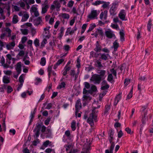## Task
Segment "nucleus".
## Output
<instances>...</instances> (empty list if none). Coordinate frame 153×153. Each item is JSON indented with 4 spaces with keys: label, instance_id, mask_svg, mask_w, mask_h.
I'll use <instances>...</instances> for the list:
<instances>
[{
    "label": "nucleus",
    "instance_id": "1",
    "mask_svg": "<svg viewBox=\"0 0 153 153\" xmlns=\"http://www.w3.org/2000/svg\"><path fill=\"white\" fill-rule=\"evenodd\" d=\"M115 30L119 31V34L120 36V40L121 42H123L125 40L124 36L125 35L124 31L123 29H120L118 25L115 23Z\"/></svg>",
    "mask_w": 153,
    "mask_h": 153
},
{
    "label": "nucleus",
    "instance_id": "2",
    "mask_svg": "<svg viewBox=\"0 0 153 153\" xmlns=\"http://www.w3.org/2000/svg\"><path fill=\"white\" fill-rule=\"evenodd\" d=\"M97 115H94L93 114H90V116L87 120V122L90 124L91 126L94 125V122L97 121Z\"/></svg>",
    "mask_w": 153,
    "mask_h": 153
},
{
    "label": "nucleus",
    "instance_id": "3",
    "mask_svg": "<svg viewBox=\"0 0 153 153\" xmlns=\"http://www.w3.org/2000/svg\"><path fill=\"white\" fill-rule=\"evenodd\" d=\"M102 79L101 77L99 75V74H94L92 76L90 80L94 82L95 84H99Z\"/></svg>",
    "mask_w": 153,
    "mask_h": 153
},
{
    "label": "nucleus",
    "instance_id": "4",
    "mask_svg": "<svg viewBox=\"0 0 153 153\" xmlns=\"http://www.w3.org/2000/svg\"><path fill=\"white\" fill-rule=\"evenodd\" d=\"M126 13L124 10L122 9L120 10L118 14V16L122 21H126L127 19H126Z\"/></svg>",
    "mask_w": 153,
    "mask_h": 153
},
{
    "label": "nucleus",
    "instance_id": "5",
    "mask_svg": "<svg viewBox=\"0 0 153 153\" xmlns=\"http://www.w3.org/2000/svg\"><path fill=\"white\" fill-rule=\"evenodd\" d=\"M41 128V125L40 124L36 125L33 130V132H35L34 137L37 138L39 136L40 129Z\"/></svg>",
    "mask_w": 153,
    "mask_h": 153
},
{
    "label": "nucleus",
    "instance_id": "6",
    "mask_svg": "<svg viewBox=\"0 0 153 153\" xmlns=\"http://www.w3.org/2000/svg\"><path fill=\"white\" fill-rule=\"evenodd\" d=\"M82 107L81 104L80 102V100H77L75 105L76 111L75 115H77V113Z\"/></svg>",
    "mask_w": 153,
    "mask_h": 153
},
{
    "label": "nucleus",
    "instance_id": "7",
    "mask_svg": "<svg viewBox=\"0 0 153 153\" xmlns=\"http://www.w3.org/2000/svg\"><path fill=\"white\" fill-rule=\"evenodd\" d=\"M121 110H119L118 111V113L117 114V117L118 119V120L117 119H115V128H120L121 127V123L118 122V120L120 119L121 117Z\"/></svg>",
    "mask_w": 153,
    "mask_h": 153
},
{
    "label": "nucleus",
    "instance_id": "8",
    "mask_svg": "<svg viewBox=\"0 0 153 153\" xmlns=\"http://www.w3.org/2000/svg\"><path fill=\"white\" fill-rule=\"evenodd\" d=\"M97 14L96 10H92L91 13L88 15V18L90 19H92L95 18L97 16Z\"/></svg>",
    "mask_w": 153,
    "mask_h": 153
},
{
    "label": "nucleus",
    "instance_id": "9",
    "mask_svg": "<svg viewBox=\"0 0 153 153\" xmlns=\"http://www.w3.org/2000/svg\"><path fill=\"white\" fill-rule=\"evenodd\" d=\"M101 85V89L103 90L107 89L109 87V85L107 84L106 81L105 80H103L102 81Z\"/></svg>",
    "mask_w": 153,
    "mask_h": 153
},
{
    "label": "nucleus",
    "instance_id": "10",
    "mask_svg": "<svg viewBox=\"0 0 153 153\" xmlns=\"http://www.w3.org/2000/svg\"><path fill=\"white\" fill-rule=\"evenodd\" d=\"M105 34L106 36L109 38H111L113 37V33L110 29H108L105 32Z\"/></svg>",
    "mask_w": 153,
    "mask_h": 153
},
{
    "label": "nucleus",
    "instance_id": "11",
    "mask_svg": "<svg viewBox=\"0 0 153 153\" xmlns=\"http://www.w3.org/2000/svg\"><path fill=\"white\" fill-rule=\"evenodd\" d=\"M114 146V143L112 142L111 146L109 150L107 149L105 151V153H113Z\"/></svg>",
    "mask_w": 153,
    "mask_h": 153
},
{
    "label": "nucleus",
    "instance_id": "12",
    "mask_svg": "<svg viewBox=\"0 0 153 153\" xmlns=\"http://www.w3.org/2000/svg\"><path fill=\"white\" fill-rule=\"evenodd\" d=\"M79 74V71L77 72L76 74H75V71L73 70H71L70 74L73 77H74L75 80H76L77 79L78 75Z\"/></svg>",
    "mask_w": 153,
    "mask_h": 153
},
{
    "label": "nucleus",
    "instance_id": "13",
    "mask_svg": "<svg viewBox=\"0 0 153 153\" xmlns=\"http://www.w3.org/2000/svg\"><path fill=\"white\" fill-rule=\"evenodd\" d=\"M122 92H120L118 94H117L115 97V102L117 101V103H115V105L117 104L119 102L120 100L122 97Z\"/></svg>",
    "mask_w": 153,
    "mask_h": 153
},
{
    "label": "nucleus",
    "instance_id": "14",
    "mask_svg": "<svg viewBox=\"0 0 153 153\" xmlns=\"http://www.w3.org/2000/svg\"><path fill=\"white\" fill-rule=\"evenodd\" d=\"M16 70L17 72L18 73V74H19L21 73V62H20L17 63L16 64Z\"/></svg>",
    "mask_w": 153,
    "mask_h": 153
},
{
    "label": "nucleus",
    "instance_id": "15",
    "mask_svg": "<svg viewBox=\"0 0 153 153\" xmlns=\"http://www.w3.org/2000/svg\"><path fill=\"white\" fill-rule=\"evenodd\" d=\"M152 20L151 19H149L147 24V29L149 32L151 31V29L152 26Z\"/></svg>",
    "mask_w": 153,
    "mask_h": 153
},
{
    "label": "nucleus",
    "instance_id": "16",
    "mask_svg": "<svg viewBox=\"0 0 153 153\" xmlns=\"http://www.w3.org/2000/svg\"><path fill=\"white\" fill-rule=\"evenodd\" d=\"M123 66L120 65L116 69H115V78H116L117 72H118L119 74L121 73L123 70Z\"/></svg>",
    "mask_w": 153,
    "mask_h": 153
},
{
    "label": "nucleus",
    "instance_id": "17",
    "mask_svg": "<svg viewBox=\"0 0 153 153\" xmlns=\"http://www.w3.org/2000/svg\"><path fill=\"white\" fill-rule=\"evenodd\" d=\"M147 107H148L147 104L145 105L142 106V107L141 109V111L142 112L143 115L145 113H146V114H147V112L148 111V110H146V109L147 108Z\"/></svg>",
    "mask_w": 153,
    "mask_h": 153
},
{
    "label": "nucleus",
    "instance_id": "18",
    "mask_svg": "<svg viewBox=\"0 0 153 153\" xmlns=\"http://www.w3.org/2000/svg\"><path fill=\"white\" fill-rule=\"evenodd\" d=\"M133 86H132L131 87V88L130 91L129 93L128 94L126 100H129L132 97V94H133Z\"/></svg>",
    "mask_w": 153,
    "mask_h": 153
},
{
    "label": "nucleus",
    "instance_id": "19",
    "mask_svg": "<svg viewBox=\"0 0 153 153\" xmlns=\"http://www.w3.org/2000/svg\"><path fill=\"white\" fill-rule=\"evenodd\" d=\"M101 50V47L99 44L98 41H97L96 47L94 50L97 52H100Z\"/></svg>",
    "mask_w": 153,
    "mask_h": 153
},
{
    "label": "nucleus",
    "instance_id": "20",
    "mask_svg": "<svg viewBox=\"0 0 153 153\" xmlns=\"http://www.w3.org/2000/svg\"><path fill=\"white\" fill-rule=\"evenodd\" d=\"M105 73L106 71L102 70H98V73L100 74L99 75L101 77L102 79L105 75Z\"/></svg>",
    "mask_w": 153,
    "mask_h": 153
},
{
    "label": "nucleus",
    "instance_id": "21",
    "mask_svg": "<svg viewBox=\"0 0 153 153\" xmlns=\"http://www.w3.org/2000/svg\"><path fill=\"white\" fill-rule=\"evenodd\" d=\"M100 107V105H98L96 107H94L93 109L92 110V112L91 113L93 114L94 115H96V114L97 113L98 111V110L97 109L99 108Z\"/></svg>",
    "mask_w": 153,
    "mask_h": 153
},
{
    "label": "nucleus",
    "instance_id": "22",
    "mask_svg": "<svg viewBox=\"0 0 153 153\" xmlns=\"http://www.w3.org/2000/svg\"><path fill=\"white\" fill-rule=\"evenodd\" d=\"M53 3L55 4L56 7V10L58 11L60 7V4L58 2L57 0H56L53 2Z\"/></svg>",
    "mask_w": 153,
    "mask_h": 153
},
{
    "label": "nucleus",
    "instance_id": "23",
    "mask_svg": "<svg viewBox=\"0 0 153 153\" xmlns=\"http://www.w3.org/2000/svg\"><path fill=\"white\" fill-rule=\"evenodd\" d=\"M99 54L101 56V57H100V59L101 58L102 59H103L105 60H106L108 59V54H104L100 53Z\"/></svg>",
    "mask_w": 153,
    "mask_h": 153
},
{
    "label": "nucleus",
    "instance_id": "24",
    "mask_svg": "<svg viewBox=\"0 0 153 153\" xmlns=\"http://www.w3.org/2000/svg\"><path fill=\"white\" fill-rule=\"evenodd\" d=\"M130 82V79L127 78H126L124 79V87L125 88L126 87Z\"/></svg>",
    "mask_w": 153,
    "mask_h": 153
},
{
    "label": "nucleus",
    "instance_id": "25",
    "mask_svg": "<svg viewBox=\"0 0 153 153\" xmlns=\"http://www.w3.org/2000/svg\"><path fill=\"white\" fill-rule=\"evenodd\" d=\"M107 14L105 11L104 12H102L101 13L100 15V18L101 19H102L104 18V19H106L107 17Z\"/></svg>",
    "mask_w": 153,
    "mask_h": 153
},
{
    "label": "nucleus",
    "instance_id": "26",
    "mask_svg": "<svg viewBox=\"0 0 153 153\" xmlns=\"http://www.w3.org/2000/svg\"><path fill=\"white\" fill-rule=\"evenodd\" d=\"M18 17L17 15H14L13 18L12 22L13 24L16 23L18 21Z\"/></svg>",
    "mask_w": 153,
    "mask_h": 153
},
{
    "label": "nucleus",
    "instance_id": "27",
    "mask_svg": "<svg viewBox=\"0 0 153 153\" xmlns=\"http://www.w3.org/2000/svg\"><path fill=\"white\" fill-rule=\"evenodd\" d=\"M147 114L146 113L144 114H143L142 117V122L143 124H144L146 123V120L147 119L146 115Z\"/></svg>",
    "mask_w": 153,
    "mask_h": 153
},
{
    "label": "nucleus",
    "instance_id": "28",
    "mask_svg": "<svg viewBox=\"0 0 153 153\" xmlns=\"http://www.w3.org/2000/svg\"><path fill=\"white\" fill-rule=\"evenodd\" d=\"M49 6L48 4H46L44 7H42V13L44 14L45 13L47 10V9L48 8Z\"/></svg>",
    "mask_w": 153,
    "mask_h": 153
},
{
    "label": "nucleus",
    "instance_id": "29",
    "mask_svg": "<svg viewBox=\"0 0 153 153\" xmlns=\"http://www.w3.org/2000/svg\"><path fill=\"white\" fill-rule=\"evenodd\" d=\"M29 16L28 14L26 13L25 14L23 15V18L22 19V21L25 22L27 20Z\"/></svg>",
    "mask_w": 153,
    "mask_h": 153
},
{
    "label": "nucleus",
    "instance_id": "30",
    "mask_svg": "<svg viewBox=\"0 0 153 153\" xmlns=\"http://www.w3.org/2000/svg\"><path fill=\"white\" fill-rule=\"evenodd\" d=\"M107 92V91H104L102 93L100 94L99 95V100L100 101L102 100V97L106 94Z\"/></svg>",
    "mask_w": 153,
    "mask_h": 153
},
{
    "label": "nucleus",
    "instance_id": "31",
    "mask_svg": "<svg viewBox=\"0 0 153 153\" xmlns=\"http://www.w3.org/2000/svg\"><path fill=\"white\" fill-rule=\"evenodd\" d=\"M76 125V122L75 121H73L72 123H71V128L72 129L73 131H74L75 130L76 128V127L75 126Z\"/></svg>",
    "mask_w": 153,
    "mask_h": 153
},
{
    "label": "nucleus",
    "instance_id": "32",
    "mask_svg": "<svg viewBox=\"0 0 153 153\" xmlns=\"http://www.w3.org/2000/svg\"><path fill=\"white\" fill-rule=\"evenodd\" d=\"M110 12L111 15L114 16V14L115 12V6H112L111 7Z\"/></svg>",
    "mask_w": 153,
    "mask_h": 153
},
{
    "label": "nucleus",
    "instance_id": "33",
    "mask_svg": "<svg viewBox=\"0 0 153 153\" xmlns=\"http://www.w3.org/2000/svg\"><path fill=\"white\" fill-rule=\"evenodd\" d=\"M65 70L63 73V75L64 76H65L67 74V72L68 71H69L71 69V68L69 67H67L66 66L65 68Z\"/></svg>",
    "mask_w": 153,
    "mask_h": 153
},
{
    "label": "nucleus",
    "instance_id": "34",
    "mask_svg": "<svg viewBox=\"0 0 153 153\" xmlns=\"http://www.w3.org/2000/svg\"><path fill=\"white\" fill-rule=\"evenodd\" d=\"M96 63L98 68H100L103 67V66L101 64V62H100L99 60L96 59Z\"/></svg>",
    "mask_w": 153,
    "mask_h": 153
},
{
    "label": "nucleus",
    "instance_id": "35",
    "mask_svg": "<svg viewBox=\"0 0 153 153\" xmlns=\"http://www.w3.org/2000/svg\"><path fill=\"white\" fill-rule=\"evenodd\" d=\"M118 23L120 26L122 25V22L117 17H115V23Z\"/></svg>",
    "mask_w": 153,
    "mask_h": 153
},
{
    "label": "nucleus",
    "instance_id": "36",
    "mask_svg": "<svg viewBox=\"0 0 153 153\" xmlns=\"http://www.w3.org/2000/svg\"><path fill=\"white\" fill-rule=\"evenodd\" d=\"M116 129L118 132V137L119 138H120L123 135V133L121 129L119 131H118V130L117 129Z\"/></svg>",
    "mask_w": 153,
    "mask_h": 153
},
{
    "label": "nucleus",
    "instance_id": "37",
    "mask_svg": "<svg viewBox=\"0 0 153 153\" xmlns=\"http://www.w3.org/2000/svg\"><path fill=\"white\" fill-rule=\"evenodd\" d=\"M28 30L26 29H21V31L23 35H26L28 34Z\"/></svg>",
    "mask_w": 153,
    "mask_h": 153
},
{
    "label": "nucleus",
    "instance_id": "38",
    "mask_svg": "<svg viewBox=\"0 0 153 153\" xmlns=\"http://www.w3.org/2000/svg\"><path fill=\"white\" fill-rule=\"evenodd\" d=\"M46 63V60L44 57H42L41 59V61L40 62V63L42 64V66H44L45 65Z\"/></svg>",
    "mask_w": 153,
    "mask_h": 153
},
{
    "label": "nucleus",
    "instance_id": "39",
    "mask_svg": "<svg viewBox=\"0 0 153 153\" xmlns=\"http://www.w3.org/2000/svg\"><path fill=\"white\" fill-rule=\"evenodd\" d=\"M65 84L64 82H62L57 87L58 89H61L62 88H64L65 87Z\"/></svg>",
    "mask_w": 153,
    "mask_h": 153
},
{
    "label": "nucleus",
    "instance_id": "40",
    "mask_svg": "<svg viewBox=\"0 0 153 153\" xmlns=\"http://www.w3.org/2000/svg\"><path fill=\"white\" fill-rule=\"evenodd\" d=\"M83 100L84 101L87 100H90L91 99V98L89 96H88L87 94V95H83Z\"/></svg>",
    "mask_w": 153,
    "mask_h": 153
},
{
    "label": "nucleus",
    "instance_id": "41",
    "mask_svg": "<svg viewBox=\"0 0 153 153\" xmlns=\"http://www.w3.org/2000/svg\"><path fill=\"white\" fill-rule=\"evenodd\" d=\"M110 108V105H106L105 106V110L104 112L105 114H106Z\"/></svg>",
    "mask_w": 153,
    "mask_h": 153
},
{
    "label": "nucleus",
    "instance_id": "42",
    "mask_svg": "<svg viewBox=\"0 0 153 153\" xmlns=\"http://www.w3.org/2000/svg\"><path fill=\"white\" fill-rule=\"evenodd\" d=\"M3 82L4 83H8L10 82V80L8 78L4 76L3 78Z\"/></svg>",
    "mask_w": 153,
    "mask_h": 153
},
{
    "label": "nucleus",
    "instance_id": "43",
    "mask_svg": "<svg viewBox=\"0 0 153 153\" xmlns=\"http://www.w3.org/2000/svg\"><path fill=\"white\" fill-rule=\"evenodd\" d=\"M25 76L24 74H22L19 77V81L20 83H23L24 82L23 78Z\"/></svg>",
    "mask_w": 153,
    "mask_h": 153
},
{
    "label": "nucleus",
    "instance_id": "44",
    "mask_svg": "<svg viewBox=\"0 0 153 153\" xmlns=\"http://www.w3.org/2000/svg\"><path fill=\"white\" fill-rule=\"evenodd\" d=\"M138 79L141 81H146L147 79L145 76H140L139 77Z\"/></svg>",
    "mask_w": 153,
    "mask_h": 153
},
{
    "label": "nucleus",
    "instance_id": "45",
    "mask_svg": "<svg viewBox=\"0 0 153 153\" xmlns=\"http://www.w3.org/2000/svg\"><path fill=\"white\" fill-rule=\"evenodd\" d=\"M114 132L113 133L112 131L111 130V132H110V139H109L110 142V143H111L112 142V140L113 139V136L114 135Z\"/></svg>",
    "mask_w": 153,
    "mask_h": 153
},
{
    "label": "nucleus",
    "instance_id": "46",
    "mask_svg": "<svg viewBox=\"0 0 153 153\" xmlns=\"http://www.w3.org/2000/svg\"><path fill=\"white\" fill-rule=\"evenodd\" d=\"M39 142V140L37 138H36V140L33 142L32 144L33 146H36Z\"/></svg>",
    "mask_w": 153,
    "mask_h": 153
},
{
    "label": "nucleus",
    "instance_id": "47",
    "mask_svg": "<svg viewBox=\"0 0 153 153\" xmlns=\"http://www.w3.org/2000/svg\"><path fill=\"white\" fill-rule=\"evenodd\" d=\"M113 77L111 74H110L108 75V80L109 81H111L113 79Z\"/></svg>",
    "mask_w": 153,
    "mask_h": 153
},
{
    "label": "nucleus",
    "instance_id": "48",
    "mask_svg": "<svg viewBox=\"0 0 153 153\" xmlns=\"http://www.w3.org/2000/svg\"><path fill=\"white\" fill-rule=\"evenodd\" d=\"M62 17L64 19H68L69 18V15L66 13L62 14Z\"/></svg>",
    "mask_w": 153,
    "mask_h": 153
},
{
    "label": "nucleus",
    "instance_id": "49",
    "mask_svg": "<svg viewBox=\"0 0 153 153\" xmlns=\"http://www.w3.org/2000/svg\"><path fill=\"white\" fill-rule=\"evenodd\" d=\"M104 2L103 1H96L95 3H93V4L94 5H97L100 4H101L104 3Z\"/></svg>",
    "mask_w": 153,
    "mask_h": 153
},
{
    "label": "nucleus",
    "instance_id": "50",
    "mask_svg": "<svg viewBox=\"0 0 153 153\" xmlns=\"http://www.w3.org/2000/svg\"><path fill=\"white\" fill-rule=\"evenodd\" d=\"M34 43L36 47L39 46V40L36 39L34 41Z\"/></svg>",
    "mask_w": 153,
    "mask_h": 153
},
{
    "label": "nucleus",
    "instance_id": "51",
    "mask_svg": "<svg viewBox=\"0 0 153 153\" xmlns=\"http://www.w3.org/2000/svg\"><path fill=\"white\" fill-rule=\"evenodd\" d=\"M51 143L49 140H47L44 143L43 145L45 147H47Z\"/></svg>",
    "mask_w": 153,
    "mask_h": 153
},
{
    "label": "nucleus",
    "instance_id": "52",
    "mask_svg": "<svg viewBox=\"0 0 153 153\" xmlns=\"http://www.w3.org/2000/svg\"><path fill=\"white\" fill-rule=\"evenodd\" d=\"M12 6L13 7V8L15 11H18L20 10V8L16 5H13Z\"/></svg>",
    "mask_w": 153,
    "mask_h": 153
},
{
    "label": "nucleus",
    "instance_id": "53",
    "mask_svg": "<svg viewBox=\"0 0 153 153\" xmlns=\"http://www.w3.org/2000/svg\"><path fill=\"white\" fill-rule=\"evenodd\" d=\"M60 33H59V37L60 38H61L62 36V34L63 33L64 28L63 27H61L60 29Z\"/></svg>",
    "mask_w": 153,
    "mask_h": 153
},
{
    "label": "nucleus",
    "instance_id": "54",
    "mask_svg": "<svg viewBox=\"0 0 153 153\" xmlns=\"http://www.w3.org/2000/svg\"><path fill=\"white\" fill-rule=\"evenodd\" d=\"M64 59H61L59 60L56 64V65H59L61 63H62L64 61Z\"/></svg>",
    "mask_w": 153,
    "mask_h": 153
},
{
    "label": "nucleus",
    "instance_id": "55",
    "mask_svg": "<svg viewBox=\"0 0 153 153\" xmlns=\"http://www.w3.org/2000/svg\"><path fill=\"white\" fill-rule=\"evenodd\" d=\"M77 64L76 66L78 68H79L80 67V60L79 58H78L77 60Z\"/></svg>",
    "mask_w": 153,
    "mask_h": 153
},
{
    "label": "nucleus",
    "instance_id": "56",
    "mask_svg": "<svg viewBox=\"0 0 153 153\" xmlns=\"http://www.w3.org/2000/svg\"><path fill=\"white\" fill-rule=\"evenodd\" d=\"M31 33H32V36H34L36 33V29H34L33 28H31Z\"/></svg>",
    "mask_w": 153,
    "mask_h": 153
},
{
    "label": "nucleus",
    "instance_id": "57",
    "mask_svg": "<svg viewBox=\"0 0 153 153\" xmlns=\"http://www.w3.org/2000/svg\"><path fill=\"white\" fill-rule=\"evenodd\" d=\"M84 85L86 88L88 89L90 87V85L89 83L85 82L84 83Z\"/></svg>",
    "mask_w": 153,
    "mask_h": 153
},
{
    "label": "nucleus",
    "instance_id": "58",
    "mask_svg": "<svg viewBox=\"0 0 153 153\" xmlns=\"http://www.w3.org/2000/svg\"><path fill=\"white\" fill-rule=\"evenodd\" d=\"M96 27V25H92L89 28V29L88 30V32H89L90 31H92L93 29Z\"/></svg>",
    "mask_w": 153,
    "mask_h": 153
},
{
    "label": "nucleus",
    "instance_id": "59",
    "mask_svg": "<svg viewBox=\"0 0 153 153\" xmlns=\"http://www.w3.org/2000/svg\"><path fill=\"white\" fill-rule=\"evenodd\" d=\"M36 21L38 22V24L36 25H37L41 23V22L42 21L41 18L40 17H38L36 19Z\"/></svg>",
    "mask_w": 153,
    "mask_h": 153
},
{
    "label": "nucleus",
    "instance_id": "60",
    "mask_svg": "<svg viewBox=\"0 0 153 153\" xmlns=\"http://www.w3.org/2000/svg\"><path fill=\"white\" fill-rule=\"evenodd\" d=\"M125 130L126 131L128 134H131V129L128 127L126 128L125 129Z\"/></svg>",
    "mask_w": 153,
    "mask_h": 153
},
{
    "label": "nucleus",
    "instance_id": "61",
    "mask_svg": "<svg viewBox=\"0 0 153 153\" xmlns=\"http://www.w3.org/2000/svg\"><path fill=\"white\" fill-rule=\"evenodd\" d=\"M6 56L8 60H11L12 59L14 60V58H12L11 55L10 54H8L6 55Z\"/></svg>",
    "mask_w": 153,
    "mask_h": 153
},
{
    "label": "nucleus",
    "instance_id": "62",
    "mask_svg": "<svg viewBox=\"0 0 153 153\" xmlns=\"http://www.w3.org/2000/svg\"><path fill=\"white\" fill-rule=\"evenodd\" d=\"M27 40V38L25 36L22 38V43L23 44Z\"/></svg>",
    "mask_w": 153,
    "mask_h": 153
},
{
    "label": "nucleus",
    "instance_id": "63",
    "mask_svg": "<svg viewBox=\"0 0 153 153\" xmlns=\"http://www.w3.org/2000/svg\"><path fill=\"white\" fill-rule=\"evenodd\" d=\"M91 90L93 91H95L97 90V88L94 85H93L91 86Z\"/></svg>",
    "mask_w": 153,
    "mask_h": 153
},
{
    "label": "nucleus",
    "instance_id": "64",
    "mask_svg": "<svg viewBox=\"0 0 153 153\" xmlns=\"http://www.w3.org/2000/svg\"><path fill=\"white\" fill-rule=\"evenodd\" d=\"M25 54V52L23 51H21L18 54L20 56H23Z\"/></svg>",
    "mask_w": 153,
    "mask_h": 153
}]
</instances>
